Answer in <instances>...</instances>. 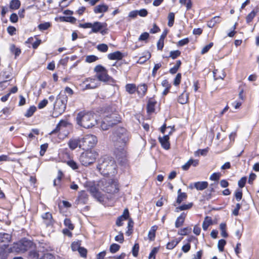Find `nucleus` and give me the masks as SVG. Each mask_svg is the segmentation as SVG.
<instances>
[{
	"label": "nucleus",
	"instance_id": "53",
	"mask_svg": "<svg viewBox=\"0 0 259 259\" xmlns=\"http://www.w3.org/2000/svg\"><path fill=\"white\" fill-rule=\"evenodd\" d=\"M180 54V52L178 50H176L175 51L170 52L169 56L170 57L174 59H176L178 56H179Z\"/></svg>",
	"mask_w": 259,
	"mask_h": 259
},
{
	"label": "nucleus",
	"instance_id": "55",
	"mask_svg": "<svg viewBox=\"0 0 259 259\" xmlns=\"http://www.w3.org/2000/svg\"><path fill=\"white\" fill-rule=\"evenodd\" d=\"M93 196L95 197L96 199H97L100 202H101L104 200L103 195L99 191Z\"/></svg>",
	"mask_w": 259,
	"mask_h": 259
},
{
	"label": "nucleus",
	"instance_id": "52",
	"mask_svg": "<svg viewBox=\"0 0 259 259\" xmlns=\"http://www.w3.org/2000/svg\"><path fill=\"white\" fill-rule=\"evenodd\" d=\"M97 60H98V57L94 55L88 56H87V57L85 58L86 62H89V63H92V62H95Z\"/></svg>",
	"mask_w": 259,
	"mask_h": 259
},
{
	"label": "nucleus",
	"instance_id": "39",
	"mask_svg": "<svg viewBox=\"0 0 259 259\" xmlns=\"http://www.w3.org/2000/svg\"><path fill=\"white\" fill-rule=\"evenodd\" d=\"M181 64V62L180 60L177 61V62H176V64H175V65L170 69V70H169L170 73L171 74L176 73L177 72Z\"/></svg>",
	"mask_w": 259,
	"mask_h": 259
},
{
	"label": "nucleus",
	"instance_id": "35",
	"mask_svg": "<svg viewBox=\"0 0 259 259\" xmlns=\"http://www.w3.org/2000/svg\"><path fill=\"white\" fill-rule=\"evenodd\" d=\"M187 198V195L186 193L183 192L182 194L178 195L176 203L180 204L182 201L185 200Z\"/></svg>",
	"mask_w": 259,
	"mask_h": 259
},
{
	"label": "nucleus",
	"instance_id": "40",
	"mask_svg": "<svg viewBox=\"0 0 259 259\" xmlns=\"http://www.w3.org/2000/svg\"><path fill=\"white\" fill-rule=\"evenodd\" d=\"M51 24L50 22H45L44 23H41L38 26V28L40 30L43 31L48 29L49 27H50Z\"/></svg>",
	"mask_w": 259,
	"mask_h": 259
},
{
	"label": "nucleus",
	"instance_id": "32",
	"mask_svg": "<svg viewBox=\"0 0 259 259\" xmlns=\"http://www.w3.org/2000/svg\"><path fill=\"white\" fill-rule=\"evenodd\" d=\"M11 238V236L8 234L0 233V241L1 242L8 243L10 241Z\"/></svg>",
	"mask_w": 259,
	"mask_h": 259
},
{
	"label": "nucleus",
	"instance_id": "28",
	"mask_svg": "<svg viewBox=\"0 0 259 259\" xmlns=\"http://www.w3.org/2000/svg\"><path fill=\"white\" fill-rule=\"evenodd\" d=\"M36 110V107L34 106H31L27 110L24 114V116L27 118L30 117L33 115Z\"/></svg>",
	"mask_w": 259,
	"mask_h": 259
},
{
	"label": "nucleus",
	"instance_id": "46",
	"mask_svg": "<svg viewBox=\"0 0 259 259\" xmlns=\"http://www.w3.org/2000/svg\"><path fill=\"white\" fill-rule=\"evenodd\" d=\"M67 163L70 167H71L74 170L77 169L78 168V164L73 160H68L67 162Z\"/></svg>",
	"mask_w": 259,
	"mask_h": 259
},
{
	"label": "nucleus",
	"instance_id": "12",
	"mask_svg": "<svg viewBox=\"0 0 259 259\" xmlns=\"http://www.w3.org/2000/svg\"><path fill=\"white\" fill-rule=\"evenodd\" d=\"M167 128H170V131L168 133V135H165L162 137H159L158 139L161 146L165 149L168 150L170 147L169 142V135H170L174 131V127L168 126Z\"/></svg>",
	"mask_w": 259,
	"mask_h": 259
},
{
	"label": "nucleus",
	"instance_id": "27",
	"mask_svg": "<svg viewBox=\"0 0 259 259\" xmlns=\"http://www.w3.org/2000/svg\"><path fill=\"white\" fill-rule=\"evenodd\" d=\"M221 22L220 17L219 16H215L212 18L210 21L207 22V26L210 28H212L216 23Z\"/></svg>",
	"mask_w": 259,
	"mask_h": 259
},
{
	"label": "nucleus",
	"instance_id": "23",
	"mask_svg": "<svg viewBox=\"0 0 259 259\" xmlns=\"http://www.w3.org/2000/svg\"><path fill=\"white\" fill-rule=\"evenodd\" d=\"M188 101V94L184 91L178 98V101L181 104L187 103Z\"/></svg>",
	"mask_w": 259,
	"mask_h": 259
},
{
	"label": "nucleus",
	"instance_id": "58",
	"mask_svg": "<svg viewBox=\"0 0 259 259\" xmlns=\"http://www.w3.org/2000/svg\"><path fill=\"white\" fill-rule=\"evenodd\" d=\"M189 39L188 38H184L182 40H180L178 41L177 46L178 47H181L184 46L185 45H186L188 43Z\"/></svg>",
	"mask_w": 259,
	"mask_h": 259
},
{
	"label": "nucleus",
	"instance_id": "30",
	"mask_svg": "<svg viewBox=\"0 0 259 259\" xmlns=\"http://www.w3.org/2000/svg\"><path fill=\"white\" fill-rule=\"evenodd\" d=\"M193 206L192 203H189L187 204H183L179 207H176V211L178 212L179 211L187 210L190 209Z\"/></svg>",
	"mask_w": 259,
	"mask_h": 259
},
{
	"label": "nucleus",
	"instance_id": "33",
	"mask_svg": "<svg viewBox=\"0 0 259 259\" xmlns=\"http://www.w3.org/2000/svg\"><path fill=\"white\" fill-rule=\"evenodd\" d=\"M42 217L43 219L47 220V222L46 223L47 225H49L52 224V215L51 213H50V212H46L42 215Z\"/></svg>",
	"mask_w": 259,
	"mask_h": 259
},
{
	"label": "nucleus",
	"instance_id": "2",
	"mask_svg": "<svg viewBox=\"0 0 259 259\" xmlns=\"http://www.w3.org/2000/svg\"><path fill=\"white\" fill-rule=\"evenodd\" d=\"M97 168L103 176H113L116 172L115 161L112 157L105 155L99 159Z\"/></svg>",
	"mask_w": 259,
	"mask_h": 259
},
{
	"label": "nucleus",
	"instance_id": "14",
	"mask_svg": "<svg viewBox=\"0 0 259 259\" xmlns=\"http://www.w3.org/2000/svg\"><path fill=\"white\" fill-rule=\"evenodd\" d=\"M102 189L103 191L108 193H116L117 192L116 184L113 183H108L107 185L102 188Z\"/></svg>",
	"mask_w": 259,
	"mask_h": 259
},
{
	"label": "nucleus",
	"instance_id": "61",
	"mask_svg": "<svg viewBox=\"0 0 259 259\" xmlns=\"http://www.w3.org/2000/svg\"><path fill=\"white\" fill-rule=\"evenodd\" d=\"M78 251L81 256L85 257L87 253V250L83 247H79L78 248Z\"/></svg>",
	"mask_w": 259,
	"mask_h": 259
},
{
	"label": "nucleus",
	"instance_id": "21",
	"mask_svg": "<svg viewBox=\"0 0 259 259\" xmlns=\"http://www.w3.org/2000/svg\"><path fill=\"white\" fill-rule=\"evenodd\" d=\"M123 57V54L119 51L110 53L108 55V58L110 60H121Z\"/></svg>",
	"mask_w": 259,
	"mask_h": 259
},
{
	"label": "nucleus",
	"instance_id": "25",
	"mask_svg": "<svg viewBox=\"0 0 259 259\" xmlns=\"http://www.w3.org/2000/svg\"><path fill=\"white\" fill-rule=\"evenodd\" d=\"M158 227L157 226L154 225L151 227L150 230L148 232V237L150 240L153 241L155 237V232Z\"/></svg>",
	"mask_w": 259,
	"mask_h": 259
},
{
	"label": "nucleus",
	"instance_id": "20",
	"mask_svg": "<svg viewBox=\"0 0 259 259\" xmlns=\"http://www.w3.org/2000/svg\"><path fill=\"white\" fill-rule=\"evenodd\" d=\"M156 103V102L154 99L151 98L149 100L148 104L147 106V112L151 113L154 111L155 110V106Z\"/></svg>",
	"mask_w": 259,
	"mask_h": 259
},
{
	"label": "nucleus",
	"instance_id": "49",
	"mask_svg": "<svg viewBox=\"0 0 259 259\" xmlns=\"http://www.w3.org/2000/svg\"><path fill=\"white\" fill-rule=\"evenodd\" d=\"M180 3L182 5H185L187 7V10L191 9L192 6V3L191 0H179Z\"/></svg>",
	"mask_w": 259,
	"mask_h": 259
},
{
	"label": "nucleus",
	"instance_id": "60",
	"mask_svg": "<svg viewBox=\"0 0 259 259\" xmlns=\"http://www.w3.org/2000/svg\"><path fill=\"white\" fill-rule=\"evenodd\" d=\"M38 259H55V256L51 253H45Z\"/></svg>",
	"mask_w": 259,
	"mask_h": 259
},
{
	"label": "nucleus",
	"instance_id": "51",
	"mask_svg": "<svg viewBox=\"0 0 259 259\" xmlns=\"http://www.w3.org/2000/svg\"><path fill=\"white\" fill-rule=\"evenodd\" d=\"M221 174L220 172H214L210 177V180L211 181H218L221 177Z\"/></svg>",
	"mask_w": 259,
	"mask_h": 259
},
{
	"label": "nucleus",
	"instance_id": "26",
	"mask_svg": "<svg viewBox=\"0 0 259 259\" xmlns=\"http://www.w3.org/2000/svg\"><path fill=\"white\" fill-rule=\"evenodd\" d=\"M212 223V220L210 217H206L202 223V228L204 231L207 230L208 227Z\"/></svg>",
	"mask_w": 259,
	"mask_h": 259
},
{
	"label": "nucleus",
	"instance_id": "44",
	"mask_svg": "<svg viewBox=\"0 0 259 259\" xmlns=\"http://www.w3.org/2000/svg\"><path fill=\"white\" fill-rule=\"evenodd\" d=\"M64 224L69 230H72L74 229V225L72 224L70 219H65L64 221Z\"/></svg>",
	"mask_w": 259,
	"mask_h": 259
},
{
	"label": "nucleus",
	"instance_id": "57",
	"mask_svg": "<svg viewBox=\"0 0 259 259\" xmlns=\"http://www.w3.org/2000/svg\"><path fill=\"white\" fill-rule=\"evenodd\" d=\"M115 240L119 243H122L124 240V237L123 233H120L118 235L115 237Z\"/></svg>",
	"mask_w": 259,
	"mask_h": 259
},
{
	"label": "nucleus",
	"instance_id": "11",
	"mask_svg": "<svg viewBox=\"0 0 259 259\" xmlns=\"http://www.w3.org/2000/svg\"><path fill=\"white\" fill-rule=\"evenodd\" d=\"M32 245L33 243L31 241L25 240L15 244L14 248H16V251L17 252H24L31 248Z\"/></svg>",
	"mask_w": 259,
	"mask_h": 259
},
{
	"label": "nucleus",
	"instance_id": "45",
	"mask_svg": "<svg viewBox=\"0 0 259 259\" xmlns=\"http://www.w3.org/2000/svg\"><path fill=\"white\" fill-rule=\"evenodd\" d=\"M119 248L120 246L118 244L113 243L111 244L110 246V251L112 253H114L116 252L117 251H118Z\"/></svg>",
	"mask_w": 259,
	"mask_h": 259
},
{
	"label": "nucleus",
	"instance_id": "18",
	"mask_svg": "<svg viewBox=\"0 0 259 259\" xmlns=\"http://www.w3.org/2000/svg\"><path fill=\"white\" fill-rule=\"evenodd\" d=\"M186 217V213L183 212L178 217L175 222V227L176 228H179L183 225Z\"/></svg>",
	"mask_w": 259,
	"mask_h": 259
},
{
	"label": "nucleus",
	"instance_id": "9",
	"mask_svg": "<svg viewBox=\"0 0 259 259\" xmlns=\"http://www.w3.org/2000/svg\"><path fill=\"white\" fill-rule=\"evenodd\" d=\"M71 124L66 120H61L57 125L56 128L53 130L50 135H53L58 133L59 134L63 133L64 136H67L68 132L66 131V128L69 127Z\"/></svg>",
	"mask_w": 259,
	"mask_h": 259
},
{
	"label": "nucleus",
	"instance_id": "38",
	"mask_svg": "<svg viewBox=\"0 0 259 259\" xmlns=\"http://www.w3.org/2000/svg\"><path fill=\"white\" fill-rule=\"evenodd\" d=\"M159 250V247H154L151 251L149 255V259H155V255Z\"/></svg>",
	"mask_w": 259,
	"mask_h": 259
},
{
	"label": "nucleus",
	"instance_id": "54",
	"mask_svg": "<svg viewBox=\"0 0 259 259\" xmlns=\"http://www.w3.org/2000/svg\"><path fill=\"white\" fill-rule=\"evenodd\" d=\"M246 178L245 177H242L241 179L238 181V185L240 188H243L244 187L246 182Z\"/></svg>",
	"mask_w": 259,
	"mask_h": 259
},
{
	"label": "nucleus",
	"instance_id": "15",
	"mask_svg": "<svg viewBox=\"0 0 259 259\" xmlns=\"http://www.w3.org/2000/svg\"><path fill=\"white\" fill-rule=\"evenodd\" d=\"M80 138L77 139H70L68 143V145L69 146V147L71 150H74L76 149L78 146L79 147L80 145Z\"/></svg>",
	"mask_w": 259,
	"mask_h": 259
},
{
	"label": "nucleus",
	"instance_id": "24",
	"mask_svg": "<svg viewBox=\"0 0 259 259\" xmlns=\"http://www.w3.org/2000/svg\"><path fill=\"white\" fill-rule=\"evenodd\" d=\"M78 199L81 203L85 204L87 202L88 195L84 191H81L79 192Z\"/></svg>",
	"mask_w": 259,
	"mask_h": 259
},
{
	"label": "nucleus",
	"instance_id": "48",
	"mask_svg": "<svg viewBox=\"0 0 259 259\" xmlns=\"http://www.w3.org/2000/svg\"><path fill=\"white\" fill-rule=\"evenodd\" d=\"M139 250V245L138 243H136L135 244L132 249V253L135 257H137L138 256Z\"/></svg>",
	"mask_w": 259,
	"mask_h": 259
},
{
	"label": "nucleus",
	"instance_id": "31",
	"mask_svg": "<svg viewBox=\"0 0 259 259\" xmlns=\"http://www.w3.org/2000/svg\"><path fill=\"white\" fill-rule=\"evenodd\" d=\"M20 6V2L19 0H12L10 4V8L12 10H17Z\"/></svg>",
	"mask_w": 259,
	"mask_h": 259
},
{
	"label": "nucleus",
	"instance_id": "56",
	"mask_svg": "<svg viewBox=\"0 0 259 259\" xmlns=\"http://www.w3.org/2000/svg\"><path fill=\"white\" fill-rule=\"evenodd\" d=\"M181 79V74L180 73H178L177 74L176 77L175 78L174 81V84L176 86L179 85L180 83Z\"/></svg>",
	"mask_w": 259,
	"mask_h": 259
},
{
	"label": "nucleus",
	"instance_id": "13",
	"mask_svg": "<svg viewBox=\"0 0 259 259\" xmlns=\"http://www.w3.org/2000/svg\"><path fill=\"white\" fill-rule=\"evenodd\" d=\"M129 217V212L128 209L124 210L122 215L118 217L116 221V225L117 226H121L123 225V221L127 220Z\"/></svg>",
	"mask_w": 259,
	"mask_h": 259
},
{
	"label": "nucleus",
	"instance_id": "47",
	"mask_svg": "<svg viewBox=\"0 0 259 259\" xmlns=\"http://www.w3.org/2000/svg\"><path fill=\"white\" fill-rule=\"evenodd\" d=\"M256 15V12L254 11H251L249 14L247 15L246 18V22L247 23H250L252 19L254 18V17Z\"/></svg>",
	"mask_w": 259,
	"mask_h": 259
},
{
	"label": "nucleus",
	"instance_id": "17",
	"mask_svg": "<svg viewBox=\"0 0 259 259\" xmlns=\"http://www.w3.org/2000/svg\"><path fill=\"white\" fill-rule=\"evenodd\" d=\"M108 6L105 4H102L100 5L96 6L94 9V12L95 13H104L108 11Z\"/></svg>",
	"mask_w": 259,
	"mask_h": 259
},
{
	"label": "nucleus",
	"instance_id": "8",
	"mask_svg": "<svg viewBox=\"0 0 259 259\" xmlns=\"http://www.w3.org/2000/svg\"><path fill=\"white\" fill-rule=\"evenodd\" d=\"M79 148L88 149L94 147L97 143V139L96 136L88 134L83 138H80Z\"/></svg>",
	"mask_w": 259,
	"mask_h": 259
},
{
	"label": "nucleus",
	"instance_id": "36",
	"mask_svg": "<svg viewBox=\"0 0 259 259\" xmlns=\"http://www.w3.org/2000/svg\"><path fill=\"white\" fill-rule=\"evenodd\" d=\"M180 242L179 240H174L170 242H169L166 244V248L168 249H173Z\"/></svg>",
	"mask_w": 259,
	"mask_h": 259
},
{
	"label": "nucleus",
	"instance_id": "10",
	"mask_svg": "<svg viewBox=\"0 0 259 259\" xmlns=\"http://www.w3.org/2000/svg\"><path fill=\"white\" fill-rule=\"evenodd\" d=\"M100 85V82L99 81L96 76L94 78L89 77L86 78L82 82L83 90L94 89Z\"/></svg>",
	"mask_w": 259,
	"mask_h": 259
},
{
	"label": "nucleus",
	"instance_id": "59",
	"mask_svg": "<svg viewBox=\"0 0 259 259\" xmlns=\"http://www.w3.org/2000/svg\"><path fill=\"white\" fill-rule=\"evenodd\" d=\"M161 67V63H157L155 64L154 67L152 70V76H155L156 75L157 71L158 69H159Z\"/></svg>",
	"mask_w": 259,
	"mask_h": 259
},
{
	"label": "nucleus",
	"instance_id": "4",
	"mask_svg": "<svg viewBox=\"0 0 259 259\" xmlns=\"http://www.w3.org/2000/svg\"><path fill=\"white\" fill-rule=\"evenodd\" d=\"M68 97L66 94L60 93L57 97L54 105V110L52 113L53 117H57L61 115L65 110Z\"/></svg>",
	"mask_w": 259,
	"mask_h": 259
},
{
	"label": "nucleus",
	"instance_id": "1",
	"mask_svg": "<svg viewBox=\"0 0 259 259\" xmlns=\"http://www.w3.org/2000/svg\"><path fill=\"white\" fill-rule=\"evenodd\" d=\"M112 140L115 147L114 153L118 159L126 156V145L129 140L127 131L123 127H119L113 133Z\"/></svg>",
	"mask_w": 259,
	"mask_h": 259
},
{
	"label": "nucleus",
	"instance_id": "50",
	"mask_svg": "<svg viewBox=\"0 0 259 259\" xmlns=\"http://www.w3.org/2000/svg\"><path fill=\"white\" fill-rule=\"evenodd\" d=\"M226 244V242L224 239H221L219 241L218 244V247L220 250V251H223L224 250V247L225 244Z\"/></svg>",
	"mask_w": 259,
	"mask_h": 259
},
{
	"label": "nucleus",
	"instance_id": "19",
	"mask_svg": "<svg viewBox=\"0 0 259 259\" xmlns=\"http://www.w3.org/2000/svg\"><path fill=\"white\" fill-rule=\"evenodd\" d=\"M213 74L215 80L223 79L226 76L223 70L214 69L213 71Z\"/></svg>",
	"mask_w": 259,
	"mask_h": 259
},
{
	"label": "nucleus",
	"instance_id": "7",
	"mask_svg": "<svg viewBox=\"0 0 259 259\" xmlns=\"http://www.w3.org/2000/svg\"><path fill=\"white\" fill-rule=\"evenodd\" d=\"M120 121L119 115L116 113H112L109 115H106L102 121L101 127L103 130H107L109 127L116 124Z\"/></svg>",
	"mask_w": 259,
	"mask_h": 259
},
{
	"label": "nucleus",
	"instance_id": "22",
	"mask_svg": "<svg viewBox=\"0 0 259 259\" xmlns=\"http://www.w3.org/2000/svg\"><path fill=\"white\" fill-rule=\"evenodd\" d=\"M208 183L207 182H198L194 184V187L197 190H203L208 187Z\"/></svg>",
	"mask_w": 259,
	"mask_h": 259
},
{
	"label": "nucleus",
	"instance_id": "64",
	"mask_svg": "<svg viewBox=\"0 0 259 259\" xmlns=\"http://www.w3.org/2000/svg\"><path fill=\"white\" fill-rule=\"evenodd\" d=\"M242 197V192L241 190H238L235 192V198L237 201H240Z\"/></svg>",
	"mask_w": 259,
	"mask_h": 259
},
{
	"label": "nucleus",
	"instance_id": "63",
	"mask_svg": "<svg viewBox=\"0 0 259 259\" xmlns=\"http://www.w3.org/2000/svg\"><path fill=\"white\" fill-rule=\"evenodd\" d=\"M48 103V101L47 99H44L38 103V108L39 109H42L47 105Z\"/></svg>",
	"mask_w": 259,
	"mask_h": 259
},
{
	"label": "nucleus",
	"instance_id": "6",
	"mask_svg": "<svg viewBox=\"0 0 259 259\" xmlns=\"http://www.w3.org/2000/svg\"><path fill=\"white\" fill-rule=\"evenodd\" d=\"M98 153L94 150H87L82 152L79 157V161L81 164L87 166L93 164L96 160Z\"/></svg>",
	"mask_w": 259,
	"mask_h": 259
},
{
	"label": "nucleus",
	"instance_id": "5",
	"mask_svg": "<svg viewBox=\"0 0 259 259\" xmlns=\"http://www.w3.org/2000/svg\"><path fill=\"white\" fill-rule=\"evenodd\" d=\"M96 72V77L99 81H102L108 83H114V79L108 74L107 69L101 65H98L94 68Z\"/></svg>",
	"mask_w": 259,
	"mask_h": 259
},
{
	"label": "nucleus",
	"instance_id": "3",
	"mask_svg": "<svg viewBox=\"0 0 259 259\" xmlns=\"http://www.w3.org/2000/svg\"><path fill=\"white\" fill-rule=\"evenodd\" d=\"M78 124L85 128H89L95 126L97 121L94 115L91 112H80L76 117Z\"/></svg>",
	"mask_w": 259,
	"mask_h": 259
},
{
	"label": "nucleus",
	"instance_id": "62",
	"mask_svg": "<svg viewBox=\"0 0 259 259\" xmlns=\"http://www.w3.org/2000/svg\"><path fill=\"white\" fill-rule=\"evenodd\" d=\"M16 29L14 26H10L7 28V31L10 35H13L15 34Z\"/></svg>",
	"mask_w": 259,
	"mask_h": 259
},
{
	"label": "nucleus",
	"instance_id": "37",
	"mask_svg": "<svg viewBox=\"0 0 259 259\" xmlns=\"http://www.w3.org/2000/svg\"><path fill=\"white\" fill-rule=\"evenodd\" d=\"M220 230L221 231V235L224 238L228 236V234L226 232V225L225 223H221L220 225Z\"/></svg>",
	"mask_w": 259,
	"mask_h": 259
},
{
	"label": "nucleus",
	"instance_id": "34",
	"mask_svg": "<svg viewBox=\"0 0 259 259\" xmlns=\"http://www.w3.org/2000/svg\"><path fill=\"white\" fill-rule=\"evenodd\" d=\"M126 92L129 94H134L136 91V87L134 84H127L125 86Z\"/></svg>",
	"mask_w": 259,
	"mask_h": 259
},
{
	"label": "nucleus",
	"instance_id": "41",
	"mask_svg": "<svg viewBox=\"0 0 259 259\" xmlns=\"http://www.w3.org/2000/svg\"><path fill=\"white\" fill-rule=\"evenodd\" d=\"M62 173L59 171L57 178L54 180L53 185L54 186H58L60 185L61 179H62Z\"/></svg>",
	"mask_w": 259,
	"mask_h": 259
},
{
	"label": "nucleus",
	"instance_id": "16",
	"mask_svg": "<svg viewBox=\"0 0 259 259\" xmlns=\"http://www.w3.org/2000/svg\"><path fill=\"white\" fill-rule=\"evenodd\" d=\"M105 23H102L99 22H95L92 24V30L93 32H97L106 26Z\"/></svg>",
	"mask_w": 259,
	"mask_h": 259
},
{
	"label": "nucleus",
	"instance_id": "42",
	"mask_svg": "<svg viewBox=\"0 0 259 259\" xmlns=\"http://www.w3.org/2000/svg\"><path fill=\"white\" fill-rule=\"evenodd\" d=\"M191 231V228L186 227V228H184L180 229L178 231V234L180 235H182V236L186 235L189 233H190Z\"/></svg>",
	"mask_w": 259,
	"mask_h": 259
},
{
	"label": "nucleus",
	"instance_id": "29",
	"mask_svg": "<svg viewBox=\"0 0 259 259\" xmlns=\"http://www.w3.org/2000/svg\"><path fill=\"white\" fill-rule=\"evenodd\" d=\"M28 42L32 44V47L34 49H35L38 47L40 44L41 41L40 39L37 38H30L28 39Z\"/></svg>",
	"mask_w": 259,
	"mask_h": 259
},
{
	"label": "nucleus",
	"instance_id": "43",
	"mask_svg": "<svg viewBox=\"0 0 259 259\" xmlns=\"http://www.w3.org/2000/svg\"><path fill=\"white\" fill-rule=\"evenodd\" d=\"M168 25L169 27H171L174 24V20H175V14L174 13H169V14L168 15Z\"/></svg>",
	"mask_w": 259,
	"mask_h": 259
}]
</instances>
